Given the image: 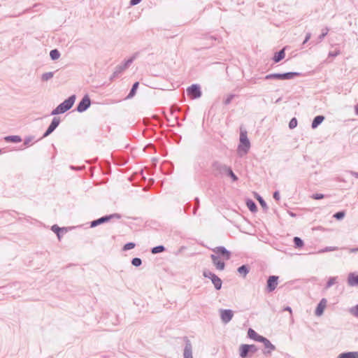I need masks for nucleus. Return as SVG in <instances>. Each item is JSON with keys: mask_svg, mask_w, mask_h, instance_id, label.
I'll return each instance as SVG.
<instances>
[{"mask_svg": "<svg viewBox=\"0 0 358 358\" xmlns=\"http://www.w3.org/2000/svg\"><path fill=\"white\" fill-rule=\"evenodd\" d=\"M76 96L72 94L65 99L63 102L59 103L55 109H53L50 113L51 115H57L62 114L70 110L76 101Z\"/></svg>", "mask_w": 358, "mask_h": 358, "instance_id": "nucleus-1", "label": "nucleus"}, {"mask_svg": "<svg viewBox=\"0 0 358 358\" xmlns=\"http://www.w3.org/2000/svg\"><path fill=\"white\" fill-rule=\"evenodd\" d=\"M140 52H136L129 58L124 60V62L115 67V70L110 78V80H113L115 78L118 76L123 71L127 69L133 62L139 56Z\"/></svg>", "mask_w": 358, "mask_h": 358, "instance_id": "nucleus-2", "label": "nucleus"}, {"mask_svg": "<svg viewBox=\"0 0 358 358\" xmlns=\"http://www.w3.org/2000/svg\"><path fill=\"white\" fill-rule=\"evenodd\" d=\"M250 148V142L247 136L246 131H241L240 134V143L237 151L240 157L246 155Z\"/></svg>", "mask_w": 358, "mask_h": 358, "instance_id": "nucleus-3", "label": "nucleus"}, {"mask_svg": "<svg viewBox=\"0 0 358 358\" xmlns=\"http://www.w3.org/2000/svg\"><path fill=\"white\" fill-rule=\"evenodd\" d=\"M300 73L298 72H286V73H274L268 74L264 77L265 80H290L294 78L296 76H299Z\"/></svg>", "mask_w": 358, "mask_h": 358, "instance_id": "nucleus-4", "label": "nucleus"}, {"mask_svg": "<svg viewBox=\"0 0 358 358\" xmlns=\"http://www.w3.org/2000/svg\"><path fill=\"white\" fill-rule=\"evenodd\" d=\"M122 217L121 215L119 214V213H113V214H110V215H103L96 220H92L91 222H90V227L93 228V227H96L100 224H104V223H106L109 221H110L111 220L113 219H120Z\"/></svg>", "mask_w": 358, "mask_h": 358, "instance_id": "nucleus-5", "label": "nucleus"}, {"mask_svg": "<svg viewBox=\"0 0 358 358\" xmlns=\"http://www.w3.org/2000/svg\"><path fill=\"white\" fill-rule=\"evenodd\" d=\"M203 275L204 278H208L211 280L216 290H220L222 286V280L213 272L205 269L203 271Z\"/></svg>", "mask_w": 358, "mask_h": 358, "instance_id": "nucleus-6", "label": "nucleus"}, {"mask_svg": "<svg viewBox=\"0 0 358 358\" xmlns=\"http://www.w3.org/2000/svg\"><path fill=\"white\" fill-rule=\"evenodd\" d=\"M258 348L253 344H242L239 347V356L241 358H247L250 355L255 354Z\"/></svg>", "mask_w": 358, "mask_h": 358, "instance_id": "nucleus-7", "label": "nucleus"}, {"mask_svg": "<svg viewBox=\"0 0 358 358\" xmlns=\"http://www.w3.org/2000/svg\"><path fill=\"white\" fill-rule=\"evenodd\" d=\"M187 94L192 99H196L201 96L202 92L199 84H192L187 88Z\"/></svg>", "mask_w": 358, "mask_h": 358, "instance_id": "nucleus-8", "label": "nucleus"}, {"mask_svg": "<svg viewBox=\"0 0 358 358\" xmlns=\"http://www.w3.org/2000/svg\"><path fill=\"white\" fill-rule=\"evenodd\" d=\"M228 166L220 163V162L215 161L212 164L213 172L215 176H223L225 175Z\"/></svg>", "mask_w": 358, "mask_h": 358, "instance_id": "nucleus-9", "label": "nucleus"}, {"mask_svg": "<svg viewBox=\"0 0 358 358\" xmlns=\"http://www.w3.org/2000/svg\"><path fill=\"white\" fill-rule=\"evenodd\" d=\"M214 254L223 260H229L231 257V252L224 246H218L213 250Z\"/></svg>", "mask_w": 358, "mask_h": 358, "instance_id": "nucleus-10", "label": "nucleus"}, {"mask_svg": "<svg viewBox=\"0 0 358 358\" xmlns=\"http://www.w3.org/2000/svg\"><path fill=\"white\" fill-rule=\"evenodd\" d=\"M91 106V99L88 94H85L77 104L76 110L78 113L86 111Z\"/></svg>", "mask_w": 358, "mask_h": 358, "instance_id": "nucleus-11", "label": "nucleus"}, {"mask_svg": "<svg viewBox=\"0 0 358 358\" xmlns=\"http://www.w3.org/2000/svg\"><path fill=\"white\" fill-rule=\"evenodd\" d=\"M61 122L60 117H54L47 128L46 131L43 133L42 138H46L50 136L59 125Z\"/></svg>", "mask_w": 358, "mask_h": 358, "instance_id": "nucleus-12", "label": "nucleus"}, {"mask_svg": "<svg viewBox=\"0 0 358 358\" xmlns=\"http://www.w3.org/2000/svg\"><path fill=\"white\" fill-rule=\"evenodd\" d=\"M278 278L277 275H270L268 278L266 287L267 292H272L276 289L278 284Z\"/></svg>", "mask_w": 358, "mask_h": 358, "instance_id": "nucleus-13", "label": "nucleus"}, {"mask_svg": "<svg viewBox=\"0 0 358 358\" xmlns=\"http://www.w3.org/2000/svg\"><path fill=\"white\" fill-rule=\"evenodd\" d=\"M210 259L213 264L218 271H223L225 268V263L222 259H220L217 255L211 254Z\"/></svg>", "mask_w": 358, "mask_h": 358, "instance_id": "nucleus-14", "label": "nucleus"}, {"mask_svg": "<svg viewBox=\"0 0 358 358\" xmlns=\"http://www.w3.org/2000/svg\"><path fill=\"white\" fill-rule=\"evenodd\" d=\"M234 312L230 309H221L220 318L223 323H229L233 318Z\"/></svg>", "mask_w": 358, "mask_h": 358, "instance_id": "nucleus-15", "label": "nucleus"}, {"mask_svg": "<svg viewBox=\"0 0 358 358\" xmlns=\"http://www.w3.org/2000/svg\"><path fill=\"white\" fill-rule=\"evenodd\" d=\"M184 341L185 343V348L183 350L184 358H193L192 345L191 341L189 340V338L187 336L184 337Z\"/></svg>", "mask_w": 358, "mask_h": 358, "instance_id": "nucleus-16", "label": "nucleus"}, {"mask_svg": "<svg viewBox=\"0 0 358 358\" xmlns=\"http://www.w3.org/2000/svg\"><path fill=\"white\" fill-rule=\"evenodd\" d=\"M259 343H262L264 345L265 350H264V354L265 355H271V352L275 350V346L264 336L263 337V340H261Z\"/></svg>", "mask_w": 358, "mask_h": 358, "instance_id": "nucleus-17", "label": "nucleus"}, {"mask_svg": "<svg viewBox=\"0 0 358 358\" xmlns=\"http://www.w3.org/2000/svg\"><path fill=\"white\" fill-rule=\"evenodd\" d=\"M327 300L324 298L322 299V300L320 301V303H318V305L315 310V314L317 316H321L324 313V310L327 306Z\"/></svg>", "mask_w": 358, "mask_h": 358, "instance_id": "nucleus-18", "label": "nucleus"}, {"mask_svg": "<svg viewBox=\"0 0 358 358\" xmlns=\"http://www.w3.org/2000/svg\"><path fill=\"white\" fill-rule=\"evenodd\" d=\"M248 336L257 342H260L261 340H263V336L259 335L257 334L254 329L252 328H250L248 331Z\"/></svg>", "mask_w": 358, "mask_h": 358, "instance_id": "nucleus-19", "label": "nucleus"}, {"mask_svg": "<svg viewBox=\"0 0 358 358\" xmlns=\"http://www.w3.org/2000/svg\"><path fill=\"white\" fill-rule=\"evenodd\" d=\"M51 230L56 234L59 240L61 239V237L62 236L63 233L67 231L66 228L59 227L57 224L52 225L51 227Z\"/></svg>", "mask_w": 358, "mask_h": 358, "instance_id": "nucleus-20", "label": "nucleus"}, {"mask_svg": "<svg viewBox=\"0 0 358 358\" xmlns=\"http://www.w3.org/2000/svg\"><path fill=\"white\" fill-rule=\"evenodd\" d=\"M285 48H282L279 51L275 52L273 57V61L275 63H278L281 60H282L285 57Z\"/></svg>", "mask_w": 358, "mask_h": 358, "instance_id": "nucleus-21", "label": "nucleus"}, {"mask_svg": "<svg viewBox=\"0 0 358 358\" xmlns=\"http://www.w3.org/2000/svg\"><path fill=\"white\" fill-rule=\"evenodd\" d=\"M237 272L243 278H245L250 272V266L248 264H243L237 268Z\"/></svg>", "mask_w": 358, "mask_h": 358, "instance_id": "nucleus-22", "label": "nucleus"}, {"mask_svg": "<svg viewBox=\"0 0 358 358\" xmlns=\"http://www.w3.org/2000/svg\"><path fill=\"white\" fill-rule=\"evenodd\" d=\"M4 141L7 143H20L22 141V139L18 135H10V136H5Z\"/></svg>", "mask_w": 358, "mask_h": 358, "instance_id": "nucleus-23", "label": "nucleus"}, {"mask_svg": "<svg viewBox=\"0 0 358 358\" xmlns=\"http://www.w3.org/2000/svg\"><path fill=\"white\" fill-rule=\"evenodd\" d=\"M245 204L248 208L252 212V213H256L257 211V206L255 202L251 199H247L245 200Z\"/></svg>", "mask_w": 358, "mask_h": 358, "instance_id": "nucleus-24", "label": "nucleus"}, {"mask_svg": "<svg viewBox=\"0 0 358 358\" xmlns=\"http://www.w3.org/2000/svg\"><path fill=\"white\" fill-rule=\"evenodd\" d=\"M348 282L350 286H358V275L350 273L348 278Z\"/></svg>", "mask_w": 358, "mask_h": 358, "instance_id": "nucleus-25", "label": "nucleus"}, {"mask_svg": "<svg viewBox=\"0 0 358 358\" xmlns=\"http://www.w3.org/2000/svg\"><path fill=\"white\" fill-rule=\"evenodd\" d=\"M255 199L259 201L260 206H262V208H263L264 211V212H266L268 210V206L266 203V201H264V199H263L262 196H261L259 194L257 193H255Z\"/></svg>", "mask_w": 358, "mask_h": 358, "instance_id": "nucleus-26", "label": "nucleus"}, {"mask_svg": "<svg viewBox=\"0 0 358 358\" xmlns=\"http://www.w3.org/2000/svg\"><path fill=\"white\" fill-rule=\"evenodd\" d=\"M138 85H139V83L138 82H135L133 85H132V87L128 94V95L127 96L126 99H131L132 97H134L136 93V91H137V89L138 87Z\"/></svg>", "mask_w": 358, "mask_h": 358, "instance_id": "nucleus-27", "label": "nucleus"}, {"mask_svg": "<svg viewBox=\"0 0 358 358\" xmlns=\"http://www.w3.org/2000/svg\"><path fill=\"white\" fill-rule=\"evenodd\" d=\"M338 358H358V351L341 353L338 356Z\"/></svg>", "mask_w": 358, "mask_h": 358, "instance_id": "nucleus-28", "label": "nucleus"}, {"mask_svg": "<svg viewBox=\"0 0 358 358\" xmlns=\"http://www.w3.org/2000/svg\"><path fill=\"white\" fill-rule=\"evenodd\" d=\"M225 175L229 177L233 182H236L238 180V176L234 173L230 166L227 169Z\"/></svg>", "mask_w": 358, "mask_h": 358, "instance_id": "nucleus-29", "label": "nucleus"}, {"mask_svg": "<svg viewBox=\"0 0 358 358\" xmlns=\"http://www.w3.org/2000/svg\"><path fill=\"white\" fill-rule=\"evenodd\" d=\"M165 250H166V248L162 245H157V246L152 248L150 252L152 254L155 255V254H158L160 252H163Z\"/></svg>", "mask_w": 358, "mask_h": 358, "instance_id": "nucleus-30", "label": "nucleus"}, {"mask_svg": "<svg viewBox=\"0 0 358 358\" xmlns=\"http://www.w3.org/2000/svg\"><path fill=\"white\" fill-rule=\"evenodd\" d=\"M293 243L295 248H301L304 245L303 241L298 236L293 238Z\"/></svg>", "mask_w": 358, "mask_h": 358, "instance_id": "nucleus-31", "label": "nucleus"}, {"mask_svg": "<svg viewBox=\"0 0 358 358\" xmlns=\"http://www.w3.org/2000/svg\"><path fill=\"white\" fill-rule=\"evenodd\" d=\"M60 52L57 49H53L50 52V57L52 60H57L60 57Z\"/></svg>", "mask_w": 358, "mask_h": 358, "instance_id": "nucleus-32", "label": "nucleus"}, {"mask_svg": "<svg viewBox=\"0 0 358 358\" xmlns=\"http://www.w3.org/2000/svg\"><path fill=\"white\" fill-rule=\"evenodd\" d=\"M329 32V29L327 27L323 28L322 30V33L320 34V36L317 37V43H320L323 38L327 35Z\"/></svg>", "mask_w": 358, "mask_h": 358, "instance_id": "nucleus-33", "label": "nucleus"}, {"mask_svg": "<svg viewBox=\"0 0 358 358\" xmlns=\"http://www.w3.org/2000/svg\"><path fill=\"white\" fill-rule=\"evenodd\" d=\"M337 280L338 277H331L326 284L325 289H329L332 285L336 284L337 282Z\"/></svg>", "mask_w": 358, "mask_h": 358, "instance_id": "nucleus-34", "label": "nucleus"}, {"mask_svg": "<svg viewBox=\"0 0 358 358\" xmlns=\"http://www.w3.org/2000/svg\"><path fill=\"white\" fill-rule=\"evenodd\" d=\"M54 76V72H47V73H45L42 75L41 76V80L43 81H48V80H50V78H52Z\"/></svg>", "mask_w": 358, "mask_h": 358, "instance_id": "nucleus-35", "label": "nucleus"}, {"mask_svg": "<svg viewBox=\"0 0 358 358\" xmlns=\"http://www.w3.org/2000/svg\"><path fill=\"white\" fill-rule=\"evenodd\" d=\"M136 246V244L133 242H128L126 244L124 245V246L122 247V250L123 251H127V250H131L133 248H134Z\"/></svg>", "mask_w": 358, "mask_h": 358, "instance_id": "nucleus-36", "label": "nucleus"}, {"mask_svg": "<svg viewBox=\"0 0 358 358\" xmlns=\"http://www.w3.org/2000/svg\"><path fill=\"white\" fill-rule=\"evenodd\" d=\"M131 263L134 266L138 267L142 264V260L139 257H134L131 259Z\"/></svg>", "mask_w": 358, "mask_h": 358, "instance_id": "nucleus-37", "label": "nucleus"}, {"mask_svg": "<svg viewBox=\"0 0 358 358\" xmlns=\"http://www.w3.org/2000/svg\"><path fill=\"white\" fill-rule=\"evenodd\" d=\"M324 120V117L323 115H317L315 117V128L319 126Z\"/></svg>", "mask_w": 358, "mask_h": 358, "instance_id": "nucleus-38", "label": "nucleus"}, {"mask_svg": "<svg viewBox=\"0 0 358 358\" xmlns=\"http://www.w3.org/2000/svg\"><path fill=\"white\" fill-rule=\"evenodd\" d=\"M297 123H298L297 119L296 117H292L289 122V128L290 129H293L296 128L297 126Z\"/></svg>", "mask_w": 358, "mask_h": 358, "instance_id": "nucleus-39", "label": "nucleus"}, {"mask_svg": "<svg viewBox=\"0 0 358 358\" xmlns=\"http://www.w3.org/2000/svg\"><path fill=\"white\" fill-rule=\"evenodd\" d=\"M345 211L342 210V211H338L337 213H336L333 217L334 218H336V220H342L344 217H345Z\"/></svg>", "mask_w": 358, "mask_h": 358, "instance_id": "nucleus-40", "label": "nucleus"}, {"mask_svg": "<svg viewBox=\"0 0 358 358\" xmlns=\"http://www.w3.org/2000/svg\"><path fill=\"white\" fill-rule=\"evenodd\" d=\"M235 96L236 95L233 94H230L227 95L226 99L224 100V104L229 105L233 99L235 97Z\"/></svg>", "mask_w": 358, "mask_h": 358, "instance_id": "nucleus-41", "label": "nucleus"}, {"mask_svg": "<svg viewBox=\"0 0 358 358\" xmlns=\"http://www.w3.org/2000/svg\"><path fill=\"white\" fill-rule=\"evenodd\" d=\"M336 250H338L337 247H326L324 249L319 250L317 252L322 253V252H326L334 251Z\"/></svg>", "mask_w": 358, "mask_h": 358, "instance_id": "nucleus-42", "label": "nucleus"}, {"mask_svg": "<svg viewBox=\"0 0 358 358\" xmlns=\"http://www.w3.org/2000/svg\"><path fill=\"white\" fill-rule=\"evenodd\" d=\"M350 313L357 318H358V304L350 309Z\"/></svg>", "mask_w": 358, "mask_h": 358, "instance_id": "nucleus-43", "label": "nucleus"}, {"mask_svg": "<svg viewBox=\"0 0 358 358\" xmlns=\"http://www.w3.org/2000/svg\"><path fill=\"white\" fill-rule=\"evenodd\" d=\"M34 138L33 136H27L25 138H24V145L25 146H27L29 145V143L32 141V139Z\"/></svg>", "mask_w": 358, "mask_h": 358, "instance_id": "nucleus-44", "label": "nucleus"}, {"mask_svg": "<svg viewBox=\"0 0 358 358\" xmlns=\"http://www.w3.org/2000/svg\"><path fill=\"white\" fill-rule=\"evenodd\" d=\"M85 168V166H73V165H71L70 166V169L71 170H74V171H82Z\"/></svg>", "mask_w": 358, "mask_h": 358, "instance_id": "nucleus-45", "label": "nucleus"}, {"mask_svg": "<svg viewBox=\"0 0 358 358\" xmlns=\"http://www.w3.org/2000/svg\"><path fill=\"white\" fill-rule=\"evenodd\" d=\"M273 197L275 200L279 201L280 199V192L279 191L276 190L273 194Z\"/></svg>", "mask_w": 358, "mask_h": 358, "instance_id": "nucleus-46", "label": "nucleus"}, {"mask_svg": "<svg viewBox=\"0 0 358 358\" xmlns=\"http://www.w3.org/2000/svg\"><path fill=\"white\" fill-rule=\"evenodd\" d=\"M195 202H196V206L194 207V210H193V214L195 215L196 214V212L199 208V199L196 197L195 198Z\"/></svg>", "mask_w": 358, "mask_h": 358, "instance_id": "nucleus-47", "label": "nucleus"}, {"mask_svg": "<svg viewBox=\"0 0 358 358\" xmlns=\"http://www.w3.org/2000/svg\"><path fill=\"white\" fill-rule=\"evenodd\" d=\"M142 0H130L129 4L131 6H136Z\"/></svg>", "mask_w": 358, "mask_h": 358, "instance_id": "nucleus-48", "label": "nucleus"}, {"mask_svg": "<svg viewBox=\"0 0 358 358\" xmlns=\"http://www.w3.org/2000/svg\"><path fill=\"white\" fill-rule=\"evenodd\" d=\"M326 196L322 194H315V200L321 199L324 198Z\"/></svg>", "mask_w": 358, "mask_h": 358, "instance_id": "nucleus-49", "label": "nucleus"}, {"mask_svg": "<svg viewBox=\"0 0 358 358\" xmlns=\"http://www.w3.org/2000/svg\"><path fill=\"white\" fill-rule=\"evenodd\" d=\"M310 36H311V34L308 33L303 41V44H305L310 38Z\"/></svg>", "mask_w": 358, "mask_h": 358, "instance_id": "nucleus-50", "label": "nucleus"}, {"mask_svg": "<svg viewBox=\"0 0 358 358\" xmlns=\"http://www.w3.org/2000/svg\"><path fill=\"white\" fill-rule=\"evenodd\" d=\"M339 51H336V52H330L329 53V57H336L338 55H339Z\"/></svg>", "mask_w": 358, "mask_h": 358, "instance_id": "nucleus-51", "label": "nucleus"}, {"mask_svg": "<svg viewBox=\"0 0 358 358\" xmlns=\"http://www.w3.org/2000/svg\"><path fill=\"white\" fill-rule=\"evenodd\" d=\"M283 311H288L291 314L292 313V308L290 306H285L284 308H283Z\"/></svg>", "mask_w": 358, "mask_h": 358, "instance_id": "nucleus-52", "label": "nucleus"}, {"mask_svg": "<svg viewBox=\"0 0 358 358\" xmlns=\"http://www.w3.org/2000/svg\"><path fill=\"white\" fill-rule=\"evenodd\" d=\"M191 207V205L190 204H187L185 206V212L187 213V210L189 208H190Z\"/></svg>", "mask_w": 358, "mask_h": 358, "instance_id": "nucleus-53", "label": "nucleus"}, {"mask_svg": "<svg viewBox=\"0 0 358 358\" xmlns=\"http://www.w3.org/2000/svg\"><path fill=\"white\" fill-rule=\"evenodd\" d=\"M206 38H210V40H216V39H217V38H216L215 36H207V35H206Z\"/></svg>", "mask_w": 358, "mask_h": 358, "instance_id": "nucleus-54", "label": "nucleus"}, {"mask_svg": "<svg viewBox=\"0 0 358 358\" xmlns=\"http://www.w3.org/2000/svg\"><path fill=\"white\" fill-rule=\"evenodd\" d=\"M355 110L357 115H358V103L355 106Z\"/></svg>", "mask_w": 358, "mask_h": 358, "instance_id": "nucleus-55", "label": "nucleus"}, {"mask_svg": "<svg viewBox=\"0 0 358 358\" xmlns=\"http://www.w3.org/2000/svg\"><path fill=\"white\" fill-rule=\"evenodd\" d=\"M288 213H289V214L292 217H295V216H296V214H295V213H292V212H291V211H289Z\"/></svg>", "mask_w": 358, "mask_h": 358, "instance_id": "nucleus-56", "label": "nucleus"}, {"mask_svg": "<svg viewBox=\"0 0 358 358\" xmlns=\"http://www.w3.org/2000/svg\"><path fill=\"white\" fill-rule=\"evenodd\" d=\"M357 251H358V248H352V249L351 250V252H357Z\"/></svg>", "mask_w": 358, "mask_h": 358, "instance_id": "nucleus-57", "label": "nucleus"}, {"mask_svg": "<svg viewBox=\"0 0 358 358\" xmlns=\"http://www.w3.org/2000/svg\"><path fill=\"white\" fill-rule=\"evenodd\" d=\"M281 101V98H278L276 101H275V103H278V102H280Z\"/></svg>", "mask_w": 358, "mask_h": 358, "instance_id": "nucleus-58", "label": "nucleus"}, {"mask_svg": "<svg viewBox=\"0 0 358 358\" xmlns=\"http://www.w3.org/2000/svg\"><path fill=\"white\" fill-rule=\"evenodd\" d=\"M353 175L358 178V173H353Z\"/></svg>", "mask_w": 358, "mask_h": 358, "instance_id": "nucleus-59", "label": "nucleus"}, {"mask_svg": "<svg viewBox=\"0 0 358 358\" xmlns=\"http://www.w3.org/2000/svg\"><path fill=\"white\" fill-rule=\"evenodd\" d=\"M311 127L313 129V120L311 122Z\"/></svg>", "mask_w": 358, "mask_h": 358, "instance_id": "nucleus-60", "label": "nucleus"}, {"mask_svg": "<svg viewBox=\"0 0 358 358\" xmlns=\"http://www.w3.org/2000/svg\"><path fill=\"white\" fill-rule=\"evenodd\" d=\"M6 287H1L0 289H5Z\"/></svg>", "mask_w": 358, "mask_h": 358, "instance_id": "nucleus-61", "label": "nucleus"}, {"mask_svg": "<svg viewBox=\"0 0 358 358\" xmlns=\"http://www.w3.org/2000/svg\"><path fill=\"white\" fill-rule=\"evenodd\" d=\"M1 152H2V150H1V149L0 148V154L1 153Z\"/></svg>", "mask_w": 358, "mask_h": 358, "instance_id": "nucleus-62", "label": "nucleus"}]
</instances>
